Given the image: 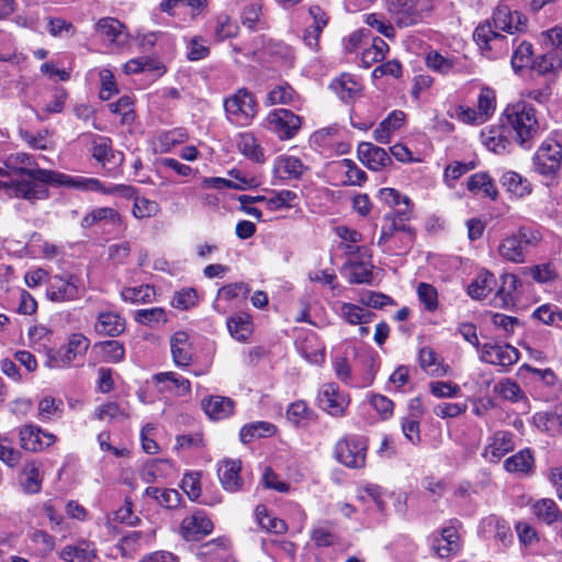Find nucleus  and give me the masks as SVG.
Listing matches in <instances>:
<instances>
[{"label": "nucleus", "instance_id": "6e6d98bb", "mask_svg": "<svg viewBox=\"0 0 562 562\" xmlns=\"http://www.w3.org/2000/svg\"><path fill=\"white\" fill-rule=\"evenodd\" d=\"M211 48L206 38L194 35L186 41V57L190 61H199L209 57Z\"/></svg>", "mask_w": 562, "mask_h": 562}, {"label": "nucleus", "instance_id": "cd10ccee", "mask_svg": "<svg viewBox=\"0 0 562 562\" xmlns=\"http://www.w3.org/2000/svg\"><path fill=\"white\" fill-rule=\"evenodd\" d=\"M405 121L406 114L403 111H392L374 130V139L380 144H389L392 135L403 127Z\"/></svg>", "mask_w": 562, "mask_h": 562}, {"label": "nucleus", "instance_id": "ddd939ff", "mask_svg": "<svg viewBox=\"0 0 562 562\" xmlns=\"http://www.w3.org/2000/svg\"><path fill=\"white\" fill-rule=\"evenodd\" d=\"M514 449V434L508 430H496L486 438L481 457L488 463H498Z\"/></svg>", "mask_w": 562, "mask_h": 562}, {"label": "nucleus", "instance_id": "393cba45", "mask_svg": "<svg viewBox=\"0 0 562 562\" xmlns=\"http://www.w3.org/2000/svg\"><path fill=\"white\" fill-rule=\"evenodd\" d=\"M502 285L494 297V305L499 307L514 306L517 301L518 289L521 280L514 273H505L501 277Z\"/></svg>", "mask_w": 562, "mask_h": 562}, {"label": "nucleus", "instance_id": "9d476101", "mask_svg": "<svg viewBox=\"0 0 562 562\" xmlns=\"http://www.w3.org/2000/svg\"><path fill=\"white\" fill-rule=\"evenodd\" d=\"M561 161V145L557 140L549 139L537 149L533 157V167L538 173L551 177L560 170Z\"/></svg>", "mask_w": 562, "mask_h": 562}, {"label": "nucleus", "instance_id": "2eb2a0df", "mask_svg": "<svg viewBox=\"0 0 562 562\" xmlns=\"http://www.w3.org/2000/svg\"><path fill=\"white\" fill-rule=\"evenodd\" d=\"M20 446L31 452H38L50 447L57 440L56 436L43 430L40 426L27 424L19 430Z\"/></svg>", "mask_w": 562, "mask_h": 562}, {"label": "nucleus", "instance_id": "de8ad7c7", "mask_svg": "<svg viewBox=\"0 0 562 562\" xmlns=\"http://www.w3.org/2000/svg\"><path fill=\"white\" fill-rule=\"evenodd\" d=\"M255 514L256 519L262 529L277 535L284 533L288 530V526L284 520L272 516L265 505H258Z\"/></svg>", "mask_w": 562, "mask_h": 562}, {"label": "nucleus", "instance_id": "864d4df0", "mask_svg": "<svg viewBox=\"0 0 562 562\" xmlns=\"http://www.w3.org/2000/svg\"><path fill=\"white\" fill-rule=\"evenodd\" d=\"M468 189L473 193H482L486 198L495 199L497 196V190L491 179L485 172H479L472 175L468 179Z\"/></svg>", "mask_w": 562, "mask_h": 562}, {"label": "nucleus", "instance_id": "c756f323", "mask_svg": "<svg viewBox=\"0 0 562 562\" xmlns=\"http://www.w3.org/2000/svg\"><path fill=\"white\" fill-rule=\"evenodd\" d=\"M229 549V539L226 537H218L201 544L198 555L205 562H220L228 555Z\"/></svg>", "mask_w": 562, "mask_h": 562}, {"label": "nucleus", "instance_id": "a211bd4d", "mask_svg": "<svg viewBox=\"0 0 562 562\" xmlns=\"http://www.w3.org/2000/svg\"><path fill=\"white\" fill-rule=\"evenodd\" d=\"M125 318L115 311H100L94 323V330L100 336L116 337L124 333Z\"/></svg>", "mask_w": 562, "mask_h": 562}, {"label": "nucleus", "instance_id": "412c9836", "mask_svg": "<svg viewBox=\"0 0 562 562\" xmlns=\"http://www.w3.org/2000/svg\"><path fill=\"white\" fill-rule=\"evenodd\" d=\"M241 462L236 459H224L218 463L217 475L224 490L237 492L243 486L240 477Z\"/></svg>", "mask_w": 562, "mask_h": 562}, {"label": "nucleus", "instance_id": "4be33fe9", "mask_svg": "<svg viewBox=\"0 0 562 562\" xmlns=\"http://www.w3.org/2000/svg\"><path fill=\"white\" fill-rule=\"evenodd\" d=\"M308 15L312 22L304 31L303 41L310 48L317 49L319 35L327 26L329 18L318 5L310 7Z\"/></svg>", "mask_w": 562, "mask_h": 562}, {"label": "nucleus", "instance_id": "f3484780", "mask_svg": "<svg viewBox=\"0 0 562 562\" xmlns=\"http://www.w3.org/2000/svg\"><path fill=\"white\" fill-rule=\"evenodd\" d=\"M213 530V522L203 512H195L183 518L180 533L187 541L199 540Z\"/></svg>", "mask_w": 562, "mask_h": 562}, {"label": "nucleus", "instance_id": "f8f14e48", "mask_svg": "<svg viewBox=\"0 0 562 562\" xmlns=\"http://www.w3.org/2000/svg\"><path fill=\"white\" fill-rule=\"evenodd\" d=\"M267 127L281 139L294 137L301 127V117L290 110L277 109L271 111L267 119Z\"/></svg>", "mask_w": 562, "mask_h": 562}, {"label": "nucleus", "instance_id": "bf43d9fd", "mask_svg": "<svg viewBox=\"0 0 562 562\" xmlns=\"http://www.w3.org/2000/svg\"><path fill=\"white\" fill-rule=\"evenodd\" d=\"M533 514L547 524H552L560 519L561 513L557 504L550 498H543L535 503Z\"/></svg>", "mask_w": 562, "mask_h": 562}, {"label": "nucleus", "instance_id": "4d7b16f0", "mask_svg": "<svg viewBox=\"0 0 562 562\" xmlns=\"http://www.w3.org/2000/svg\"><path fill=\"white\" fill-rule=\"evenodd\" d=\"M274 432V426L268 422H254L243 426L239 431L241 442L248 443L256 438L267 437Z\"/></svg>", "mask_w": 562, "mask_h": 562}, {"label": "nucleus", "instance_id": "79ce46f5", "mask_svg": "<svg viewBox=\"0 0 562 562\" xmlns=\"http://www.w3.org/2000/svg\"><path fill=\"white\" fill-rule=\"evenodd\" d=\"M532 467L533 456L529 449H522L504 461V469L515 474H527Z\"/></svg>", "mask_w": 562, "mask_h": 562}, {"label": "nucleus", "instance_id": "774afa93", "mask_svg": "<svg viewBox=\"0 0 562 562\" xmlns=\"http://www.w3.org/2000/svg\"><path fill=\"white\" fill-rule=\"evenodd\" d=\"M299 100V95L289 85H280L273 88L268 94L271 104H292Z\"/></svg>", "mask_w": 562, "mask_h": 562}, {"label": "nucleus", "instance_id": "338daca9", "mask_svg": "<svg viewBox=\"0 0 562 562\" xmlns=\"http://www.w3.org/2000/svg\"><path fill=\"white\" fill-rule=\"evenodd\" d=\"M134 319L145 326H155L159 323H166V312L161 307L143 308L135 312Z\"/></svg>", "mask_w": 562, "mask_h": 562}, {"label": "nucleus", "instance_id": "bb28decb", "mask_svg": "<svg viewBox=\"0 0 562 562\" xmlns=\"http://www.w3.org/2000/svg\"><path fill=\"white\" fill-rule=\"evenodd\" d=\"M202 408L209 418L221 420L229 417L235 408V402L231 397L211 395L202 401Z\"/></svg>", "mask_w": 562, "mask_h": 562}, {"label": "nucleus", "instance_id": "603ef678", "mask_svg": "<svg viewBox=\"0 0 562 562\" xmlns=\"http://www.w3.org/2000/svg\"><path fill=\"white\" fill-rule=\"evenodd\" d=\"M155 294V289L148 284L127 286L121 291L122 300L132 304L150 303L153 302Z\"/></svg>", "mask_w": 562, "mask_h": 562}, {"label": "nucleus", "instance_id": "6ab92c4d", "mask_svg": "<svg viewBox=\"0 0 562 562\" xmlns=\"http://www.w3.org/2000/svg\"><path fill=\"white\" fill-rule=\"evenodd\" d=\"M431 548L440 558H448L460 550V536L454 526L443 528L440 533L432 535Z\"/></svg>", "mask_w": 562, "mask_h": 562}, {"label": "nucleus", "instance_id": "a878e982", "mask_svg": "<svg viewBox=\"0 0 562 562\" xmlns=\"http://www.w3.org/2000/svg\"><path fill=\"white\" fill-rule=\"evenodd\" d=\"M307 170V167L294 156L282 155L273 162V173L281 180L300 179Z\"/></svg>", "mask_w": 562, "mask_h": 562}, {"label": "nucleus", "instance_id": "423d86ee", "mask_svg": "<svg viewBox=\"0 0 562 562\" xmlns=\"http://www.w3.org/2000/svg\"><path fill=\"white\" fill-rule=\"evenodd\" d=\"M224 108L227 120L237 126L250 125L258 112L255 95L245 88L226 98Z\"/></svg>", "mask_w": 562, "mask_h": 562}, {"label": "nucleus", "instance_id": "9b49d317", "mask_svg": "<svg viewBox=\"0 0 562 562\" xmlns=\"http://www.w3.org/2000/svg\"><path fill=\"white\" fill-rule=\"evenodd\" d=\"M82 294L78 279L74 276H53L48 281L46 296L56 303L69 302L79 299Z\"/></svg>", "mask_w": 562, "mask_h": 562}, {"label": "nucleus", "instance_id": "39448f33", "mask_svg": "<svg viewBox=\"0 0 562 562\" xmlns=\"http://www.w3.org/2000/svg\"><path fill=\"white\" fill-rule=\"evenodd\" d=\"M408 218L395 215L385 216L378 245L383 246L385 251L401 254L408 250L415 240V231L405 223Z\"/></svg>", "mask_w": 562, "mask_h": 562}, {"label": "nucleus", "instance_id": "ea45409f", "mask_svg": "<svg viewBox=\"0 0 562 562\" xmlns=\"http://www.w3.org/2000/svg\"><path fill=\"white\" fill-rule=\"evenodd\" d=\"M205 5V0H164L160 2L159 8L162 12L172 16L181 14L194 15L195 10Z\"/></svg>", "mask_w": 562, "mask_h": 562}, {"label": "nucleus", "instance_id": "20e7f679", "mask_svg": "<svg viewBox=\"0 0 562 562\" xmlns=\"http://www.w3.org/2000/svg\"><path fill=\"white\" fill-rule=\"evenodd\" d=\"M540 240L541 235L539 232L529 228H520L499 241L497 254L505 261L524 263L530 248L537 247Z\"/></svg>", "mask_w": 562, "mask_h": 562}, {"label": "nucleus", "instance_id": "0e129e2a", "mask_svg": "<svg viewBox=\"0 0 562 562\" xmlns=\"http://www.w3.org/2000/svg\"><path fill=\"white\" fill-rule=\"evenodd\" d=\"M90 346V340L81 333L71 334L65 346V352L74 362L77 357L83 356Z\"/></svg>", "mask_w": 562, "mask_h": 562}, {"label": "nucleus", "instance_id": "473e14b6", "mask_svg": "<svg viewBox=\"0 0 562 562\" xmlns=\"http://www.w3.org/2000/svg\"><path fill=\"white\" fill-rule=\"evenodd\" d=\"M43 474L38 461H30L24 464L21 473V486L25 494H38L42 490Z\"/></svg>", "mask_w": 562, "mask_h": 562}, {"label": "nucleus", "instance_id": "b1692460", "mask_svg": "<svg viewBox=\"0 0 562 562\" xmlns=\"http://www.w3.org/2000/svg\"><path fill=\"white\" fill-rule=\"evenodd\" d=\"M358 157L371 170H380L389 166L392 160L389 153L372 143H361L358 146Z\"/></svg>", "mask_w": 562, "mask_h": 562}, {"label": "nucleus", "instance_id": "6e6552de", "mask_svg": "<svg viewBox=\"0 0 562 562\" xmlns=\"http://www.w3.org/2000/svg\"><path fill=\"white\" fill-rule=\"evenodd\" d=\"M350 401V395L334 382L325 383L318 390V407L333 417L345 416Z\"/></svg>", "mask_w": 562, "mask_h": 562}, {"label": "nucleus", "instance_id": "09e8293b", "mask_svg": "<svg viewBox=\"0 0 562 562\" xmlns=\"http://www.w3.org/2000/svg\"><path fill=\"white\" fill-rule=\"evenodd\" d=\"M228 173H229V176L234 177L237 180V182L229 180V179H225V178L211 177V178H205L203 180V183L206 187L214 188V189L229 188V189H236V190H245L247 187H249L251 184V180H248L247 178L241 177L239 170L232 169Z\"/></svg>", "mask_w": 562, "mask_h": 562}, {"label": "nucleus", "instance_id": "8fccbe9b", "mask_svg": "<svg viewBox=\"0 0 562 562\" xmlns=\"http://www.w3.org/2000/svg\"><path fill=\"white\" fill-rule=\"evenodd\" d=\"M94 349H98L103 361L110 363H120L125 358V348L119 340H104L97 342Z\"/></svg>", "mask_w": 562, "mask_h": 562}, {"label": "nucleus", "instance_id": "c9c22d12", "mask_svg": "<svg viewBox=\"0 0 562 562\" xmlns=\"http://www.w3.org/2000/svg\"><path fill=\"white\" fill-rule=\"evenodd\" d=\"M299 351L311 363L318 364L324 361L325 346L314 333L307 334L300 342Z\"/></svg>", "mask_w": 562, "mask_h": 562}, {"label": "nucleus", "instance_id": "7ed1b4c3", "mask_svg": "<svg viewBox=\"0 0 562 562\" xmlns=\"http://www.w3.org/2000/svg\"><path fill=\"white\" fill-rule=\"evenodd\" d=\"M504 117L515 133L514 139L521 147L530 148L540 128L535 108L526 101H518L507 105Z\"/></svg>", "mask_w": 562, "mask_h": 562}, {"label": "nucleus", "instance_id": "f257e3e1", "mask_svg": "<svg viewBox=\"0 0 562 562\" xmlns=\"http://www.w3.org/2000/svg\"><path fill=\"white\" fill-rule=\"evenodd\" d=\"M35 162L25 153L10 155L5 160V179H0V192L9 199H22L31 204L49 196L47 184L71 189H93L95 181L72 179L59 171L33 168Z\"/></svg>", "mask_w": 562, "mask_h": 562}, {"label": "nucleus", "instance_id": "c85d7f7f", "mask_svg": "<svg viewBox=\"0 0 562 562\" xmlns=\"http://www.w3.org/2000/svg\"><path fill=\"white\" fill-rule=\"evenodd\" d=\"M154 381L161 392L177 391V394L184 396L190 394V381L175 372H160L154 375Z\"/></svg>", "mask_w": 562, "mask_h": 562}, {"label": "nucleus", "instance_id": "1a4fd4ad", "mask_svg": "<svg viewBox=\"0 0 562 562\" xmlns=\"http://www.w3.org/2000/svg\"><path fill=\"white\" fill-rule=\"evenodd\" d=\"M386 9L400 27L419 23L426 8L417 0H385Z\"/></svg>", "mask_w": 562, "mask_h": 562}, {"label": "nucleus", "instance_id": "4c0bfd02", "mask_svg": "<svg viewBox=\"0 0 562 562\" xmlns=\"http://www.w3.org/2000/svg\"><path fill=\"white\" fill-rule=\"evenodd\" d=\"M387 52L389 45L384 40L372 37L370 44L362 48L360 63L364 68H370L373 64L382 61Z\"/></svg>", "mask_w": 562, "mask_h": 562}, {"label": "nucleus", "instance_id": "f704fd0d", "mask_svg": "<svg viewBox=\"0 0 562 562\" xmlns=\"http://www.w3.org/2000/svg\"><path fill=\"white\" fill-rule=\"evenodd\" d=\"M379 198L382 202L390 206H400L403 204V207L396 211L391 212L386 216L395 215L396 218L404 217L408 218L412 212V206L409 199L407 196L401 195V193L392 188H383L379 191Z\"/></svg>", "mask_w": 562, "mask_h": 562}, {"label": "nucleus", "instance_id": "5701e85b", "mask_svg": "<svg viewBox=\"0 0 562 562\" xmlns=\"http://www.w3.org/2000/svg\"><path fill=\"white\" fill-rule=\"evenodd\" d=\"M93 225L117 229L122 226L121 215L112 207H95L88 212L81 220V226L85 228H89Z\"/></svg>", "mask_w": 562, "mask_h": 562}, {"label": "nucleus", "instance_id": "dca6fc26", "mask_svg": "<svg viewBox=\"0 0 562 562\" xmlns=\"http://www.w3.org/2000/svg\"><path fill=\"white\" fill-rule=\"evenodd\" d=\"M481 360L501 367H510L519 359L518 350L510 345L485 344L481 350Z\"/></svg>", "mask_w": 562, "mask_h": 562}, {"label": "nucleus", "instance_id": "4468645a", "mask_svg": "<svg viewBox=\"0 0 562 562\" xmlns=\"http://www.w3.org/2000/svg\"><path fill=\"white\" fill-rule=\"evenodd\" d=\"M95 27L101 40L112 52L121 50L127 46L130 35L119 20L104 18L97 23Z\"/></svg>", "mask_w": 562, "mask_h": 562}, {"label": "nucleus", "instance_id": "a19ab883", "mask_svg": "<svg viewBox=\"0 0 562 562\" xmlns=\"http://www.w3.org/2000/svg\"><path fill=\"white\" fill-rule=\"evenodd\" d=\"M227 328L232 337L238 341H247L252 334V322L246 313L236 314L227 319Z\"/></svg>", "mask_w": 562, "mask_h": 562}, {"label": "nucleus", "instance_id": "7c9ffc66", "mask_svg": "<svg viewBox=\"0 0 562 562\" xmlns=\"http://www.w3.org/2000/svg\"><path fill=\"white\" fill-rule=\"evenodd\" d=\"M236 145L239 153H241L247 159L257 164L265 162V149L252 133L245 132L238 134Z\"/></svg>", "mask_w": 562, "mask_h": 562}, {"label": "nucleus", "instance_id": "e2e57ef3", "mask_svg": "<svg viewBox=\"0 0 562 562\" xmlns=\"http://www.w3.org/2000/svg\"><path fill=\"white\" fill-rule=\"evenodd\" d=\"M146 494L157 501L166 508H175L181 502V495L176 490H160L158 487H147Z\"/></svg>", "mask_w": 562, "mask_h": 562}, {"label": "nucleus", "instance_id": "3c124183", "mask_svg": "<svg viewBox=\"0 0 562 562\" xmlns=\"http://www.w3.org/2000/svg\"><path fill=\"white\" fill-rule=\"evenodd\" d=\"M360 362L362 366V374L360 381L355 384L357 387H367L370 386L374 379L375 374L380 368V359L376 353H364L360 357Z\"/></svg>", "mask_w": 562, "mask_h": 562}, {"label": "nucleus", "instance_id": "052dcab7", "mask_svg": "<svg viewBox=\"0 0 562 562\" xmlns=\"http://www.w3.org/2000/svg\"><path fill=\"white\" fill-rule=\"evenodd\" d=\"M490 318L495 329L505 338L510 337L515 333L516 328L520 326L519 319L514 316L501 313H490Z\"/></svg>", "mask_w": 562, "mask_h": 562}, {"label": "nucleus", "instance_id": "13d9d810", "mask_svg": "<svg viewBox=\"0 0 562 562\" xmlns=\"http://www.w3.org/2000/svg\"><path fill=\"white\" fill-rule=\"evenodd\" d=\"M531 67L541 75L554 72L562 68V58L557 56V52L548 49L532 60Z\"/></svg>", "mask_w": 562, "mask_h": 562}, {"label": "nucleus", "instance_id": "69168bd1", "mask_svg": "<svg viewBox=\"0 0 562 562\" xmlns=\"http://www.w3.org/2000/svg\"><path fill=\"white\" fill-rule=\"evenodd\" d=\"M495 393H497L502 398L518 402L525 398V394L520 386L513 380L503 379L497 382L494 386Z\"/></svg>", "mask_w": 562, "mask_h": 562}, {"label": "nucleus", "instance_id": "5fc2aeb1", "mask_svg": "<svg viewBox=\"0 0 562 562\" xmlns=\"http://www.w3.org/2000/svg\"><path fill=\"white\" fill-rule=\"evenodd\" d=\"M330 88L341 100H349L361 90L360 83L350 75H341L331 81Z\"/></svg>", "mask_w": 562, "mask_h": 562}, {"label": "nucleus", "instance_id": "f03ea898", "mask_svg": "<svg viewBox=\"0 0 562 562\" xmlns=\"http://www.w3.org/2000/svg\"><path fill=\"white\" fill-rule=\"evenodd\" d=\"M493 25L486 21L476 26L473 38L482 53L490 59H497L507 55L509 43L505 35L496 32L501 30L509 34L524 33L527 30L526 15L506 3H499L493 12Z\"/></svg>", "mask_w": 562, "mask_h": 562}, {"label": "nucleus", "instance_id": "e433bc0d", "mask_svg": "<svg viewBox=\"0 0 562 562\" xmlns=\"http://www.w3.org/2000/svg\"><path fill=\"white\" fill-rule=\"evenodd\" d=\"M64 415V402L52 395L43 396L37 403V418L43 423L53 422Z\"/></svg>", "mask_w": 562, "mask_h": 562}, {"label": "nucleus", "instance_id": "49530a36", "mask_svg": "<svg viewBox=\"0 0 562 562\" xmlns=\"http://www.w3.org/2000/svg\"><path fill=\"white\" fill-rule=\"evenodd\" d=\"M501 182L516 198H524L531 192L529 181L515 171L504 172Z\"/></svg>", "mask_w": 562, "mask_h": 562}, {"label": "nucleus", "instance_id": "680f3d73", "mask_svg": "<svg viewBox=\"0 0 562 562\" xmlns=\"http://www.w3.org/2000/svg\"><path fill=\"white\" fill-rule=\"evenodd\" d=\"M91 155L103 165L110 161L114 157L111 139L104 136L93 135Z\"/></svg>", "mask_w": 562, "mask_h": 562}, {"label": "nucleus", "instance_id": "a18cd8bd", "mask_svg": "<svg viewBox=\"0 0 562 562\" xmlns=\"http://www.w3.org/2000/svg\"><path fill=\"white\" fill-rule=\"evenodd\" d=\"M60 557L67 562H92L95 559V549L85 542L76 546H66L61 550Z\"/></svg>", "mask_w": 562, "mask_h": 562}, {"label": "nucleus", "instance_id": "c03bdc74", "mask_svg": "<svg viewBox=\"0 0 562 562\" xmlns=\"http://www.w3.org/2000/svg\"><path fill=\"white\" fill-rule=\"evenodd\" d=\"M420 368L428 374L442 376L447 374V368L441 363L438 355L429 347H424L418 355Z\"/></svg>", "mask_w": 562, "mask_h": 562}, {"label": "nucleus", "instance_id": "58836bf2", "mask_svg": "<svg viewBox=\"0 0 562 562\" xmlns=\"http://www.w3.org/2000/svg\"><path fill=\"white\" fill-rule=\"evenodd\" d=\"M496 280L492 272L482 270L468 286V294L474 300L486 297L493 290Z\"/></svg>", "mask_w": 562, "mask_h": 562}, {"label": "nucleus", "instance_id": "2f4dec72", "mask_svg": "<svg viewBox=\"0 0 562 562\" xmlns=\"http://www.w3.org/2000/svg\"><path fill=\"white\" fill-rule=\"evenodd\" d=\"M482 144L495 154H503L509 150L510 139L503 127H491L481 132Z\"/></svg>", "mask_w": 562, "mask_h": 562}, {"label": "nucleus", "instance_id": "37998d69", "mask_svg": "<svg viewBox=\"0 0 562 562\" xmlns=\"http://www.w3.org/2000/svg\"><path fill=\"white\" fill-rule=\"evenodd\" d=\"M339 315L350 325H363L372 321L374 313L364 310L360 305L342 302L339 307Z\"/></svg>", "mask_w": 562, "mask_h": 562}, {"label": "nucleus", "instance_id": "72a5a7b5", "mask_svg": "<svg viewBox=\"0 0 562 562\" xmlns=\"http://www.w3.org/2000/svg\"><path fill=\"white\" fill-rule=\"evenodd\" d=\"M170 345L175 364L177 367L189 366L192 360V352L188 334L184 331L175 333L171 337Z\"/></svg>", "mask_w": 562, "mask_h": 562}, {"label": "nucleus", "instance_id": "aec40b11", "mask_svg": "<svg viewBox=\"0 0 562 562\" xmlns=\"http://www.w3.org/2000/svg\"><path fill=\"white\" fill-rule=\"evenodd\" d=\"M250 292V288L245 282H235L223 285L218 289L216 300L213 303V308L221 313L225 314L227 312V306L223 305L222 302H244Z\"/></svg>", "mask_w": 562, "mask_h": 562}, {"label": "nucleus", "instance_id": "0eeeda50", "mask_svg": "<svg viewBox=\"0 0 562 562\" xmlns=\"http://www.w3.org/2000/svg\"><path fill=\"white\" fill-rule=\"evenodd\" d=\"M367 443L358 436H346L338 440L334 454L338 462L351 468L360 469L366 464Z\"/></svg>", "mask_w": 562, "mask_h": 562}]
</instances>
